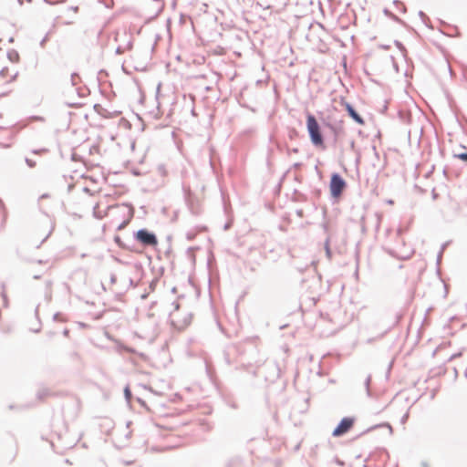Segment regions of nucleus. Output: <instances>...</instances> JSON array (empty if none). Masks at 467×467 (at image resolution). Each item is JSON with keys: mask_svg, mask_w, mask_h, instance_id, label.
Here are the masks:
<instances>
[{"mask_svg": "<svg viewBox=\"0 0 467 467\" xmlns=\"http://www.w3.org/2000/svg\"><path fill=\"white\" fill-rule=\"evenodd\" d=\"M136 240L146 246H156L158 244L157 237L154 234L148 232L147 230H139L136 233Z\"/></svg>", "mask_w": 467, "mask_h": 467, "instance_id": "nucleus-5", "label": "nucleus"}, {"mask_svg": "<svg viewBox=\"0 0 467 467\" xmlns=\"http://www.w3.org/2000/svg\"><path fill=\"white\" fill-rule=\"evenodd\" d=\"M46 1L50 3V4H56V3L64 2V0H46Z\"/></svg>", "mask_w": 467, "mask_h": 467, "instance_id": "nucleus-10", "label": "nucleus"}, {"mask_svg": "<svg viewBox=\"0 0 467 467\" xmlns=\"http://www.w3.org/2000/svg\"><path fill=\"white\" fill-rule=\"evenodd\" d=\"M347 184H346V182L345 180L337 173H334L332 174L331 176V180H330V184H329V189H330V192H331V195L333 197H339L344 189L346 188Z\"/></svg>", "mask_w": 467, "mask_h": 467, "instance_id": "nucleus-4", "label": "nucleus"}, {"mask_svg": "<svg viewBox=\"0 0 467 467\" xmlns=\"http://www.w3.org/2000/svg\"><path fill=\"white\" fill-rule=\"evenodd\" d=\"M19 60L20 57L16 51L6 52L0 49V78L4 83H11L16 78V64Z\"/></svg>", "mask_w": 467, "mask_h": 467, "instance_id": "nucleus-2", "label": "nucleus"}, {"mask_svg": "<svg viewBox=\"0 0 467 467\" xmlns=\"http://www.w3.org/2000/svg\"><path fill=\"white\" fill-rule=\"evenodd\" d=\"M355 420L350 417L343 418L339 424L333 431L332 435L335 437H339L347 433L351 430L354 426Z\"/></svg>", "mask_w": 467, "mask_h": 467, "instance_id": "nucleus-6", "label": "nucleus"}, {"mask_svg": "<svg viewBox=\"0 0 467 467\" xmlns=\"http://www.w3.org/2000/svg\"><path fill=\"white\" fill-rule=\"evenodd\" d=\"M345 107H346V109L347 111L348 112L349 116L356 121L358 122V124L360 125H364L365 121L364 119L355 111V109H353V107L348 104V103H346L345 104Z\"/></svg>", "mask_w": 467, "mask_h": 467, "instance_id": "nucleus-7", "label": "nucleus"}, {"mask_svg": "<svg viewBox=\"0 0 467 467\" xmlns=\"http://www.w3.org/2000/svg\"><path fill=\"white\" fill-rule=\"evenodd\" d=\"M456 157L458 159L462 160V161L467 162V153H460V154L456 155Z\"/></svg>", "mask_w": 467, "mask_h": 467, "instance_id": "nucleus-8", "label": "nucleus"}, {"mask_svg": "<svg viewBox=\"0 0 467 467\" xmlns=\"http://www.w3.org/2000/svg\"><path fill=\"white\" fill-rule=\"evenodd\" d=\"M121 195L120 192H114L113 193H107L100 196L99 202L94 207V215L99 219H102L107 215V211L102 209L106 206L108 209L111 208L109 203L116 201ZM111 223L115 224L117 230L124 229L133 217L132 208L127 204H118L112 207Z\"/></svg>", "mask_w": 467, "mask_h": 467, "instance_id": "nucleus-1", "label": "nucleus"}, {"mask_svg": "<svg viewBox=\"0 0 467 467\" xmlns=\"http://www.w3.org/2000/svg\"><path fill=\"white\" fill-rule=\"evenodd\" d=\"M78 7H75V8H74V12H75V13H77V12H78Z\"/></svg>", "mask_w": 467, "mask_h": 467, "instance_id": "nucleus-11", "label": "nucleus"}, {"mask_svg": "<svg viewBox=\"0 0 467 467\" xmlns=\"http://www.w3.org/2000/svg\"><path fill=\"white\" fill-rule=\"evenodd\" d=\"M125 396H126V398H127L128 400H130V397H131V392H130V389H129V388H126V389H125Z\"/></svg>", "mask_w": 467, "mask_h": 467, "instance_id": "nucleus-9", "label": "nucleus"}, {"mask_svg": "<svg viewBox=\"0 0 467 467\" xmlns=\"http://www.w3.org/2000/svg\"><path fill=\"white\" fill-rule=\"evenodd\" d=\"M306 128L310 136L311 142L316 147L325 148L319 124L312 114H308L306 117Z\"/></svg>", "mask_w": 467, "mask_h": 467, "instance_id": "nucleus-3", "label": "nucleus"}]
</instances>
